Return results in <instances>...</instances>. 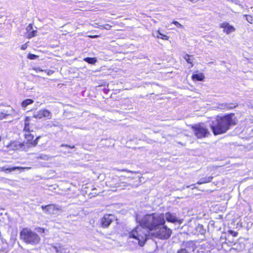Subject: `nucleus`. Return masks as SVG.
I'll return each mask as SVG.
<instances>
[{
    "instance_id": "obj_1",
    "label": "nucleus",
    "mask_w": 253,
    "mask_h": 253,
    "mask_svg": "<svg viewBox=\"0 0 253 253\" xmlns=\"http://www.w3.org/2000/svg\"><path fill=\"white\" fill-rule=\"evenodd\" d=\"M236 125L234 114L231 113L223 116H217L210 124L211 128L214 135L225 133L230 127Z\"/></svg>"
},
{
    "instance_id": "obj_2",
    "label": "nucleus",
    "mask_w": 253,
    "mask_h": 253,
    "mask_svg": "<svg viewBox=\"0 0 253 253\" xmlns=\"http://www.w3.org/2000/svg\"><path fill=\"white\" fill-rule=\"evenodd\" d=\"M166 220L170 223L180 225L183 219L179 218L176 213L167 212L164 213H152L144 215V220L150 224H154L155 226L165 224Z\"/></svg>"
},
{
    "instance_id": "obj_3",
    "label": "nucleus",
    "mask_w": 253,
    "mask_h": 253,
    "mask_svg": "<svg viewBox=\"0 0 253 253\" xmlns=\"http://www.w3.org/2000/svg\"><path fill=\"white\" fill-rule=\"evenodd\" d=\"M143 217L140 219L138 216H136V220L139 223V225L136 226L129 234L130 238H134L138 241V244L142 247L144 245L146 241L150 238V230L148 227L143 225L141 223Z\"/></svg>"
},
{
    "instance_id": "obj_4",
    "label": "nucleus",
    "mask_w": 253,
    "mask_h": 253,
    "mask_svg": "<svg viewBox=\"0 0 253 253\" xmlns=\"http://www.w3.org/2000/svg\"><path fill=\"white\" fill-rule=\"evenodd\" d=\"M144 216L141 222L143 225L148 227L150 230L155 231L156 237L161 239H167L169 238L171 234V230L168 228L166 225L162 224L160 226H155L154 224H151L145 222L144 220Z\"/></svg>"
},
{
    "instance_id": "obj_5",
    "label": "nucleus",
    "mask_w": 253,
    "mask_h": 253,
    "mask_svg": "<svg viewBox=\"0 0 253 253\" xmlns=\"http://www.w3.org/2000/svg\"><path fill=\"white\" fill-rule=\"evenodd\" d=\"M20 239L26 244L36 245L41 241L40 236L29 228H24L20 233Z\"/></svg>"
},
{
    "instance_id": "obj_6",
    "label": "nucleus",
    "mask_w": 253,
    "mask_h": 253,
    "mask_svg": "<svg viewBox=\"0 0 253 253\" xmlns=\"http://www.w3.org/2000/svg\"><path fill=\"white\" fill-rule=\"evenodd\" d=\"M192 129L198 138L206 137L210 134L208 129L200 124L193 126Z\"/></svg>"
},
{
    "instance_id": "obj_7",
    "label": "nucleus",
    "mask_w": 253,
    "mask_h": 253,
    "mask_svg": "<svg viewBox=\"0 0 253 253\" xmlns=\"http://www.w3.org/2000/svg\"><path fill=\"white\" fill-rule=\"evenodd\" d=\"M195 248V245L192 241H188L183 244L177 253H192Z\"/></svg>"
},
{
    "instance_id": "obj_8",
    "label": "nucleus",
    "mask_w": 253,
    "mask_h": 253,
    "mask_svg": "<svg viewBox=\"0 0 253 253\" xmlns=\"http://www.w3.org/2000/svg\"><path fill=\"white\" fill-rule=\"evenodd\" d=\"M42 209L45 211V212L48 214H56L61 210V207L57 205H48L42 206Z\"/></svg>"
},
{
    "instance_id": "obj_9",
    "label": "nucleus",
    "mask_w": 253,
    "mask_h": 253,
    "mask_svg": "<svg viewBox=\"0 0 253 253\" xmlns=\"http://www.w3.org/2000/svg\"><path fill=\"white\" fill-rule=\"evenodd\" d=\"M34 117L36 119H50L52 117V114L47 109H42L34 113Z\"/></svg>"
},
{
    "instance_id": "obj_10",
    "label": "nucleus",
    "mask_w": 253,
    "mask_h": 253,
    "mask_svg": "<svg viewBox=\"0 0 253 253\" xmlns=\"http://www.w3.org/2000/svg\"><path fill=\"white\" fill-rule=\"evenodd\" d=\"M115 216L113 214H105L101 219L100 225L103 228L108 227L114 220Z\"/></svg>"
},
{
    "instance_id": "obj_11",
    "label": "nucleus",
    "mask_w": 253,
    "mask_h": 253,
    "mask_svg": "<svg viewBox=\"0 0 253 253\" xmlns=\"http://www.w3.org/2000/svg\"><path fill=\"white\" fill-rule=\"evenodd\" d=\"M25 137L27 141V143L29 144L28 145L29 146H36L38 144V140L40 138V136H38L36 138V139L35 140L33 141V139L34 138V135L30 133V131H27L25 132Z\"/></svg>"
},
{
    "instance_id": "obj_12",
    "label": "nucleus",
    "mask_w": 253,
    "mask_h": 253,
    "mask_svg": "<svg viewBox=\"0 0 253 253\" xmlns=\"http://www.w3.org/2000/svg\"><path fill=\"white\" fill-rule=\"evenodd\" d=\"M237 106L238 104L237 103H223L218 104L215 108L220 110H230L235 108Z\"/></svg>"
},
{
    "instance_id": "obj_13",
    "label": "nucleus",
    "mask_w": 253,
    "mask_h": 253,
    "mask_svg": "<svg viewBox=\"0 0 253 253\" xmlns=\"http://www.w3.org/2000/svg\"><path fill=\"white\" fill-rule=\"evenodd\" d=\"M30 169V168H23V167H9L7 168L6 167H3L1 168H0V169H1V171H4L6 173L7 172H10L11 171H15L16 170H20L22 169Z\"/></svg>"
},
{
    "instance_id": "obj_14",
    "label": "nucleus",
    "mask_w": 253,
    "mask_h": 253,
    "mask_svg": "<svg viewBox=\"0 0 253 253\" xmlns=\"http://www.w3.org/2000/svg\"><path fill=\"white\" fill-rule=\"evenodd\" d=\"M206 229L204 226L201 224H198L195 227L194 231L195 234L204 235L206 233Z\"/></svg>"
},
{
    "instance_id": "obj_15",
    "label": "nucleus",
    "mask_w": 253,
    "mask_h": 253,
    "mask_svg": "<svg viewBox=\"0 0 253 253\" xmlns=\"http://www.w3.org/2000/svg\"><path fill=\"white\" fill-rule=\"evenodd\" d=\"M213 179V177L212 176H206L204 178H201L197 183V184H204V183H208V182H210L211 181V180H212Z\"/></svg>"
},
{
    "instance_id": "obj_16",
    "label": "nucleus",
    "mask_w": 253,
    "mask_h": 253,
    "mask_svg": "<svg viewBox=\"0 0 253 253\" xmlns=\"http://www.w3.org/2000/svg\"><path fill=\"white\" fill-rule=\"evenodd\" d=\"M153 35L154 37L160 38L163 40H169V37L167 35H165L161 33H160L159 31H156L155 33H154L153 34Z\"/></svg>"
},
{
    "instance_id": "obj_17",
    "label": "nucleus",
    "mask_w": 253,
    "mask_h": 253,
    "mask_svg": "<svg viewBox=\"0 0 253 253\" xmlns=\"http://www.w3.org/2000/svg\"><path fill=\"white\" fill-rule=\"evenodd\" d=\"M205 78V76L203 73L196 74L192 76V79L193 80L202 81Z\"/></svg>"
},
{
    "instance_id": "obj_18",
    "label": "nucleus",
    "mask_w": 253,
    "mask_h": 253,
    "mask_svg": "<svg viewBox=\"0 0 253 253\" xmlns=\"http://www.w3.org/2000/svg\"><path fill=\"white\" fill-rule=\"evenodd\" d=\"M33 102V100L31 99H27L22 101L21 103V106L23 108H25L28 105L32 104Z\"/></svg>"
},
{
    "instance_id": "obj_19",
    "label": "nucleus",
    "mask_w": 253,
    "mask_h": 253,
    "mask_svg": "<svg viewBox=\"0 0 253 253\" xmlns=\"http://www.w3.org/2000/svg\"><path fill=\"white\" fill-rule=\"evenodd\" d=\"M84 60L87 63L91 64H94L97 62V59L95 57H86L84 59Z\"/></svg>"
},
{
    "instance_id": "obj_20",
    "label": "nucleus",
    "mask_w": 253,
    "mask_h": 253,
    "mask_svg": "<svg viewBox=\"0 0 253 253\" xmlns=\"http://www.w3.org/2000/svg\"><path fill=\"white\" fill-rule=\"evenodd\" d=\"M52 158V156H50L49 155L46 154H40L37 157V159H41L45 161L50 160Z\"/></svg>"
},
{
    "instance_id": "obj_21",
    "label": "nucleus",
    "mask_w": 253,
    "mask_h": 253,
    "mask_svg": "<svg viewBox=\"0 0 253 253\" xmlns=\"http://www.w3.org/2000/svg\"><path fill=\"white\" fill-rule=\"evenodd\" d=\"M235 31V28L233 26L229 25V26L225 29L223 30V32L228 35L231 33L234 32Z\"/></svg>"
},
{
    "instance_id": "obj_22",
    "label": "nucleus",
    "mask_w": 253,
    "mask_h": 253,
    "mask_svg": "<svg viewBox=\"0 0 253 253\" xmlns=\"http://www.w3.org/2000/svg\"><path fill=\"white\" fill-rule=\"evenodd\" d=\"M37 30H32L31 32H29V33L28 34L27 37L28 39H31L33 37H34L37 36Z\"/></svg>"
},
{
    "instance_id": "obj_23",
    "label": "nucleus",
    "mask_w": 253,
    "mask_h": 253,
    "mask_svg": "<svg viewBox=\"0 0 253 253\" xmlns=\"http://www.w3.org/2000/svg\"><path fill=\"white\" fill-rule=\"evenodd\" d=\"M244 17H246V20L250 23H252L253 21V17L250 15H244Z\"/></svg>"
},
{
    "instance_id": "obj_24",
    "label": "nucleus",
    "mask_w": 253,
    "mask_h": 253,
    "mask_svg": "<svg viewBox=\"0 0 253 253\" xmlns=\"http://www.w3.org/2000/svg\"><path fill=\"white\" fill-rule=\"evenodd\" d=\"M39 56L32 53H29L27 55V58L31 60H34L38 58Z\"/></svg>"
},
{
    "instance_id": "obj_25",
    "label": "nucleus",
    "mask_w": 253,
    "mask_h": 253,
    "mask_svg": "<svg viewBox=\"0 0 253 253\" xmlns=\"http://www.w3.org/2000/svg\"><path fill=\"white\" fill-rule=\"evenodd\" d=\"M111 27L112 26L109 24H106L105 25H100L99 27V28L101 29H105L106 30H110Z\"/></svg>"
},
{
    "instance_id": "obj_26",
    "label": "nucleus",
    "mask_w": 253,
    "mask_h": 253,
    "mask_svg": "<svg viewBox=\"0 0 253 253\" xmlns=\"http://www.w3.org/2000/svg\"><path fill=\"white\" fill-rule=\"evenodd\" d=\"M229 24L227 22H223L220 24V27L225 29L229 26Z\"/></svg>"
},
{
    "instance_id": "obj_27",
    "label": "nucleus",
    "mask_w": 253,
    "mask_h": 253,
    "mask_svg": "<svg viewBox=\"0 0 253 253\" xmlns=\"http://www.w3.org/2000/svg\"><path fill=\"white\" fill-rule=\"evenodd\" d=\"M191 56L188 54H186L184 56V59L186 60V61L190 64H192V62L191 61Z\"/></svg>"
},
{
    "instance_id": "obj_28",
    "label": "nucleus",
    "mask_w": 253,
    "mask_h": 253,
    "mask_svg": "<svg viewBox=\"0 0 253 253\" xmlns=\"http://www.w3.org/2000/svg\"><path fill=\"white\" fill-rule=\"evenodd\" d=\"M60 253H68L69 252L67 251V250L62 246H60Z\"/></svg>"
},
{
    "instance_id": "obj_29",
    "label": "nucleus",
    "mask_w": 253,
    "mask_h": 253,
    "mask_svg": "<svg viewBox=\"0 0 253 253\" xmlns=\"http://www.w3.org/2000/svg\"><path fill=\"white\" fill-rule=\"evenodd\" d=\"M33 30V25L32 24H30L26 28V31L28 33L31 32Z\"/></svg>"
},
{
    "instance_id": "obj_30",
    "label": "nucleus",
    "mask_w": 253,
    "mask_h": 253,
    "mask_svg": "<svg viewBox=\"0 0 253 253\" xmlns=\"http://www.w3.org/2000/svg\"><path fill=\"white\" fill-rule=\"evenodd\" d=\"M172 24H174L175 26H176L178 27L183 28V26L181 24H180L178 22L176 21H173L172 23Z\"/></svg>"
},
{
    "instance_id": "obj_31",
    "label": "nucleus",
    "mask_w": 253,
    "mask_h": 253,
    "mask_svg": "<svg viewBox=\"0 0 253 253\" xmlns=\"http://www.w3.org/2000/svg\"><path fill=\"white\" fill-rule=\"evenodd\" d=\"M60 246H52V247L55 250V251L56 252V253H60V251H61L60 250Z\"/></svg>"
},
{
    "instance_id": "obj_32",
    "label": "nucleus",
    "mask_w": 253,
    "mask_h": 253,
    "mask_svg": "<svg viewBox=\"0 0 253 253\" xmlns=\"http://www.w3.org/2000/svg\"><path fill=\"white\" fill-rule=\"evenodd\" d=\"M8 114L4 112H0V119H2L4 118Z\"/></svg>"
},
{
    "instance_id": "obj_33",
    "label": "nucleus",
    "mask_w": 253,
    "mask_h": 253,
    "mask_svg": "<svg viewBox=\"0 0 253 253\" xmlns=\"http://www.w3.org/2000/svg\"><path fill=\"white\" fill-rule=\"evenodd\" d=\"M29 123H26L25 124V127L24 128V130L26 132L30 131L29 128Z\"/></svg>"
},
{
    "instance_id": "obj_34",
    "label": "nucleus",
    "mask_w": 253,
    "mask_h": 253,
    "mask_svg": "<svg viewBox=\"0 0 253 253\" xmlns=\"http://www.w3.org/2000/svg\"><path fill=\"white\" fill-rule=\"evenodd\" d=\"M61 147H68V148H72V149L75 148V146L74 145L70 146V145H67V144H61Z\"/></svg>"
},
{
    "instance_id": "obj_35",
    "label": "nucleus",
    "mask_w": 253,
    "mask_h": 253,
    "mask_svg": "<svg viewBox=\"0 0 253 253\" xmlns=\"http://www.w3.org/2000/svg\"><path fill=\"white\" fill-rule=\"evenodd\" d=\"M27 43H25L22 45L21 49L24 50L27 48Z\"/></svg>"
},
{
    "instance_id": "obj_36",
    "label": "nucleus",
    "mask_w": 253,
    "mask_h": 253,
    "mask_svg": "<svg viewBox=\"0 0 253 253\" xmlns=\"http://www.w3.org/2000/svg\"><path fill=\"white\" fill-rule=\"evenodd\" d=\"M40 233H44L45 229L43 228H39V230L38 231Z\"/></svg>"
},
{
    "instance_id": "obj_37",
    "label": "nucleus",
    "mask_w": 253,
    "mask_h": 253,
    "mask_svg": "<svg viewBox=\"0 0 253 253\" xmlns=\"http://www.w3.org/2000/svg\"><path fill=\"white\" fill-rule=\"evenodd\" d=\"M35 70H36L37 72H38V71H43V70L42 69H41L40 68L38 67V68H34V69Z\"/></svg>"
},
{
    "instance_id": "obj_38",
    "label": "nucleus",
    "mask_w": 253,
    "mask_h": 253,
    "mask_svg": "<svg viewBox=\"0 0 253 253\" xmlns=\"http://www.w3.org/2000/svg\"><path fill=\"white\" fill-rule=\"evenodd\" d=\"M194 185H195V184H192V185H187V186H184L183 187V189H184L185 188H190V187H191L192 186H193Z\"/></svg>"
},
{
    "instance_id": "obj_39",
    "label": "nucleus",
    "mask_w": 253,
    "mask_h": 253,
    "mask_svg": "<svg viewBox=\"0 0 253 253\" xmlns=\"http://www.w3.org/2000/svg\"><path fill=\"white\" fill-rule=\"evenodd\" d=\"M121 171H126L128 172H132V173L133 172V171H132L128 170L127 169H123L121 170Z\"/></svg>"
},
{
    "instance_id": "obj_40",
    "label": "nucleus",
    "mask_w": 253,
    "mask_h": 253,
    "mask_svg": "<svg viewBox=\"0 0 253 253\" xmlns=\"http://www.w3.org/2000/svg\"><path fill=\"white\" fill-rule=\"evenodd\" d=\"M30 119L28 117H27L25 119V124L26 123H29Z\"/></svg>"
},
{
    "instance_id": "obj_41",
    "label": "nucleus",
    "mask_w": 253,
    "mask_h": 253,
    "mask_svg": "<svg viewBox=\"0 0 253 253\" xmlns=\"http://www.w3.org/2000/svg\"><path fill=\"white\" fill-rule=\"evenodd\" d=\"M52 73H53V72L52 71H49L47 73V74L49 75Z\"/></svg>"
},
{
    "instance_id": "obj_42",
    "label": "nucleus",
    "mask_w": 253,
    "mask_h": 253,
    "mask_svg": "<svg viewBox=\"0 0 253 253\" xmlns=\"http://www.w3.org/2000/svg\"><path fill=\"white\" fill-rule=\"evenodd\" d=\"M196 188V187H191V189H195V188Z\"/></svg>"
},
{
    "instance_id": "obj_43",
    "label": "nucleus",
    "mask_w": 253,
    "mask_h": 253,
    "mask_svg": "<svg viewBox=\"0 0 253 253\" xmlns=\"http://www.w3.org/2000/svg\"><path fill=\"white\" fill-rule=\"evenodd\" d=\"M196 188V187H191V189H195V188Z\"/></svg>"
}]
</instances>
